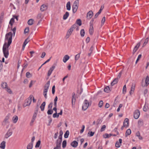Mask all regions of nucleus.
I'll list each match as a JSON object with an SVG mask.
<instances>
[{"label":"nucleus","instance_id":"obj_27","mask_svg":"<svg viewBox=\"0 0 149 149\" xmlns=\"http://www.w3.org/2000/svg\"><path fill=\"white\" fill-rule=\"evenodd\" d=\"M131 133V131L130 129H127L126 132L125 136L127 137L128 135H130Z\"/></svg>","mask_w":149,"mask_h":149},{"label":"nucleus","instance_id":"obj_29","mask_svg":"<svg viewBox=\"0 0 149 149\" xmlns=\"http://www.w3.org/2000/svg\"><path fill=\"white\" fill-rule=\"evenodd\" d=\"M111 91V90L109 86H107L105 87L104 89V92L107 93H109Z\"/></svg>","mask_w":149,"mask_h":149},{"label":"nucleus","instance_id":"obj_35","mask_svg":"<svg viewBox=\"0 0 149 149\" xmlns=\"http://www.w3.org/2000/svg\"><path fill=\"white\" fill-rule=\"evenodd\" d=\"M69 132L68 130H67L65 133L64 135V137L67 138H68V137L69 135Z\"/></svg>","mask_w":149,"mask_h":149},{"label":"nucleus","instance_id":"obj_25","mask_svg":"<svg viewBox=\"0 0 149 149\" xmlns=\"http://www.w3.org/2000/svg\"><path fill=\"white\" fill-rule=\"evenodd\" d=\"M61 141L57 139L56 142V146L61 147Z\"/></svg>","mask_w":149,"mask_h":149},{"label":"nucleus","instance_id":"obj_40","mask_svg":"<svg viewBox=\"0 0 149 149\" xmlns=\"http://www.w3.org/2000/svg\"><path fill=\"white\" fill-rule=\"evenodd\" d=\"M80 54L81 53H79L75 56V59L76 61L78 60V59L79 58L80 56Z\"/></svg>","mask_w":149,"mask_h":149},{"label":"nucleus","instance_id":"obj_14","mask_svg":"<svg viewBox=\"0 0 149 149\" xmlns=\"http://www.w3.org/2000/svg\"><path fill=\"white\" fill-rule=\"evenodd\" d=\"M94 30L93 27V24H91L89 30V33L90 35H92L93 33Z\"/></svg>","mask_w":149,"mask_h":149},{"label":"nucleus","instance_id":"obj_8","mask_svg":"<svg viewBox=\"0 0 149 149\" xmlns=\"http://www.w3.org/2000/svg\"><path fill=\"white\" fill-rule=\"evenodd\" d=\"M140 114V112L139 110L137 109L136 110L134 113V117L136 119H138Z\"/></svg>","mask_w":149,"mask_h":149},{"label":"nucleus","instance_id":"obj_26","mask_svg":"<svg viewBox=\"0 0 149 149\" xmlns=\"http://www.w3.org/2000/svg\"><path fill=\"white\" fill-rule=\"evenodd\" d=\"M69 15V13L68 12H66L65 14L63 15V19L64 20L66 19Z\"/></svg>","mask_w":149,"mask_h":149},{"label":"nucleus","instance_id":"obj_11","mask_svg":"<svg viewBox=\"0 0 149 149\" xmlns=\"http://www.w3.org/2000/svg\"><path fill=\"white\" fill-rule=\"evenodd\" d=\"M76 101V95L74 93L72 94V106L75 104Z\"/></svg>","mask_w":149,"mask_h":149},{"label":"nucleus","instance_id":"obj_22","mask_svg":"<svg viewBox=\"0 0 149 149\" xmlns=\"http://www.w3.org/2000/svg\"><path fill=\"white\" fill-rule=\"evenodd\" d=\"M50 85V81H48L47 83L45 84V88L44 89H47V91H48V88L49 86Z\"/></svg>","mask_w":149,"mask_h":149},{"label":"nucleus","instance_id":"obj_59","mask_svg":"<svg viewBox=\"0 0 149 149\" xmlns=\"http://www.w3.org/2000/svg\"><path fill=\"white\" fill-rule=\"evenodd\" d=\"M141 55L140 54L139 55L138 58L136 61V63H137L138 62V61L139 60V59L141 58Z\"/></svg>","mask_w":149,"mask_h":149},{"label":"nucleus","instance_id":"obj_2","mask_svg":"<svg viewBox=\"0 0 149 149\" xmlns=\"http://www.w3.org/2000/svg\"><path fill=\"white\" fill-rule=\"evenodd\" d=\"M10 45H7V42H5L3 47V52L4 57L7 58L9 55L8 48Z\"/></svg>","mask_w":149,"mask_h":149},{"label":"nucleus","instance_id":"obj_49","mask_svg":"<svg viewBox=\"0 0 149 149\" xmlns=\"http://www.w3.org/2000/svg\"><path fill=\"white\" fill-rule=\"evenodd\" d=\"M106 126L105 125H103L101 128V129L100 130V131L101 132L104 131L105 130L106 128Z\"/></svg>","mask_w":149,"mask_h":149},{"label":"nucleus","instance_id":"obj_52","mask_svg":"<svg viewBox=\"0 0 149 149\" xmlns=\"http://www.w3.org/2000/svg\"><path fill=\"white\" fill-rule=\"evenodd\" d=\"M122 73V70L121 71L120 73L118 74L117 77L116 78H118V79L120 78L121 76Z\"/></svg>","mask_w":149,"mask_h":149},{"label":"nucleus","instance_id":"obj_45","mask_svg":"<svg viewBox=\"0 0 149 149\" xmlns=\"http://www.w3.org/2000/svg\"><path fill=\"white\" fill-rule=\"evenodd\" d=\"M40 140L38 141L36 143V144L35 146V147L36 148L39 147L40 145Z\"/></svg>","mask_w":149,"mask_h":149},{"label":"nucleus","instance_id":"obj_63","mask_svg":"<svg viewBox=\"0 0 149 149\" xmlns=\"http://www.w3.org/2000/svg\"><path fill=\"white\" fill-rule=\"evenodd\" d=\"M84 128H85V126H84V125H82V129L81 130L80 132L81 133H82L84 131Z\"/></svg>","mask_w":149,"mask_h":149},{"label":"nucleus","instance_id":"obj_24","mask_svg":"<svg viewBox=\"0 0 149 149\" xmlns=\"http://www.w3.org/2000/svg\"><path fill=\"white\" fill-rule=\"evenodd\" d=\"M66 7L68 10H70V1L68 2L67 3Z\"/></svg>","mask_w":149,"mask_h":149},{"label":"nucleus","instance_id":"obj_21","mask_svg":"<svg viewBox=\"0 0 149 149\" xmlns=\"http://www.w3.org/2000/svg\"><path fill=\"white\" fill-rule=\"evenodd\" d=\"M45 102H44L40 107V108L41 109V111H42L44 110L45 107Z\"/></svg>","mask_w":149,"mask_h":149},{"label":"nucleus","instance_id":"obj_34","mask_svg":"<svg viewBox=\"0 0 149 149\" xmlns=\"http://www.w3.org/2000/svg\"><path fill=\"white\" fill-rule=\"evenodd\" d=\"M76 23L79 25V26H81L82 24L81 21V20L80 19H77L76 22Z\"/></svg>","mask_w":149,"mask_h":149},{"label":"nucleus","instance_id":"obj_20","mask_svg":"<svg viewBox=\"0 0 149 149\" xmlns=\"http://www.w3.org/2000/svg\"><path fill=\"white\" fill-rule=\"evenodd\" d=\"M1 86L2 88L4 89L7 88L8 86V85L6 82H3L2 83Z\"/></svg>","mask_w":149,"mask_h":149},{"label":"nucleus","instance_id":"obj_42","mask_svg":"<svg viewBox=\"0 0 149 149\" xmlns=\"http://www.w3.org/2000/svg\"><path fill=\"white\" fill-rule=\"evenodd\" d=\"M14 22V18H12L9 22V24L11 26H13V23Z\"/></svg>","mask_w":149,"mask_h":149},{"label":"nucleus","instance_id":"obj_13","mask_svg":"<svg viewBox=\"0 0 149 149\" xmlns=\"http://www.w3.org/2000/svg\"><path fill=\"white\" fill-rule=\"evenodd\" d=\"M119 142L117 141L115 144V146L117 148H119L121 145L122 140L121 139H119Z\"/></svg>","mask_w":149,"mask_h":149},{"label":"nucleus","instance_id":"obj_10","mask_svg":"<svg viewBox=\"0 0 149 149\" xmlns=\"http://www.w3.org/2000/svg\"><path fill=\"white\" fill-rule=\"evenodd\" d=\"M48 7V5L47 4H43L40 7V10L42 11H43L46 10Z\"/></svg>","mask_w":149,"mask_h":149},{"label":"nucleus","instance_id":"obj_57","mask_svg":"<svg viewBox=\"0 0 149 149\" xmlns=\"http://www.w3.org/2000/svg\"><path fill=\"white\" fill-rule=\"evenodd\" d=\"M138 49L136 47H135L132 53L134 54Z\"/></svg>","mask_w":149,"mask_h":149},{"label":"nucleus","instance_id":"obj_28","mask_svg":"<svg viewBox=\"0 0 149 149\" xmlns=\"http://www.w3.org/2000/svg\"><path fill=\"white\" fill-rule=\"evenodd\" d=\"M148 109V106L146 103L143 108V110L144 111H147Z\"/></svg>","mask_w":149,"mask_h":149},{"label":"nucleus","instance_id":"obj_4","mask_svg":"<svg viewBox=\"0 0 149 149\" xmlns=\"http://www.w3.org/2000/svg\"><path fill=\"white\" fill-rule=\"evenodd\" d=\"M77 26L76 24H73L71 28L68 30L66 36V38H69L70 35H71L73 30L76 28Z\"/></svg>","mask_w":149,"mask_h":149},{"label":"nucleus","instance_id":"obj_31","mask_svg":"<svg viewBox=\"0 0 149 149\" xmlns=\"http://www.w3.org/2000/svg\"><path fill=\"white\" fill-rule=\"evenodd\" d=\"M36 116H37V113L36 112H35L33 115V116L32 117V119L31 121V123H33L34 122V120L36 119Z\"/></svg>","mask_w":149,"mask_h":149},{"label":"nucleus","instance_id":"obj_23","mask_svg":"<svg viewBox=\"0 0 149 149\" xmlns=\"http://www.w3.org/2000/svg\"><path fill=\"white\" fill-rule=\"evenodd\" d=\"M118 81V78H115L113 81L111 83V86H113L115 84H116Z\"/></svg>","mask_w":149,"mask_h":149},{"label":"nucleus","instance_id":"obj_44","mask_svg":"<svg viewBox=\"0 0 149 149\" xmlns=\"http://www.w3.org/2000/svg\"><path fill=\"white\" fill-rule=\"evenodd\" d=\"M111 136V134H105L104 135V137L105 138H109Z\"/></svg>","mask_w":149,"mask_h":149},{"label":"nucleus","instance_id":"obj_48","mask_svg":"<svg viewBox=\"0 0 149 149\" xmlns=\"http://www.w3.org/2000/svg\"><path fill=\"white\" fill-rule=\"evenodd\" d=\"M143 121L142 120H139L138 122V125L141 126L143 125Z\"/></svg>","mask_w":149,"mask_h":149},{"label":"nucleus","instance_id":"obj_60","mask_svg":"<svg viewBox=\"0 0 149 149\" xmlns=\"http://www.w3.org/2000/svg\"><path fill=\"white\" fill-rule=\"evenodd\" d=\"M55 68V66L54 65H53L52 66V67H51V68H50V69H49V70L50 71H51V72H52L54 70V69Z\"/></svg>","mask_w":149,"mask_h":149},{"label":"nucleus","instance_id":"obj_32","mask_svg":"<svg viewBox=\"0 0 149 149\" xmlns=\"http://www.w3.org/2000/svg\"><path fill=\"white\" fill-rule=\"evenodd\" d=\"M136 136L138 137L139 139L142 140L143 139V138L140 136V134L139 132H138L136 133Z\"/></svg>","mask_w":149,"mask_h":149},{"label":"nucleus","instance_id":"obj_19","mask_svg":"<svg viewBox=\"0 0 149 149\" xmlns=\"http://www.w3.org/2000/svg\"><path fill=\"white\" fill-rule=\"evenodd\" d=\"M70 57L67 55H65L63 57V61L64 63H65L69 59Z\"/></svg>","mask_w":149,"mask_h":149},{"label":"nucleus","instance_id":"obj_54","mask_svg":"<svg viewBox=\"0 0 149 149\" xmlns=\"http://www.w3.org/2000/svg\"><path fill=\"white\" fill-rule=\"evenodd\" d=\"M104 8V6H103V5L102 6H101V7L100 9V10H99V11L98 12V13H100V14L101 13V12L102 10Z\"/></svg>","mask_w":149,"mask_h":149},{"label":"nucleus","instance_id":"obj_53","mask_svg":"<svg viewBox=\"0 0 149 149\" xmlns=\"http://www.w3.org/2000/svg\"><path fill=\"white\" fill-rule=\"evenodd\" d=\"M29 28L28 27H27L25 28L24 31V33H26L29 32Z\"/></svg>","mask_w":149,"mask_h":149},{"label":"nucleus","instance_id":"obj_30","mask_svg":"<svg viewBox=\"0 0 149 149\" xmlns=\"http://www.w3.org/2000/svg\"><path fill=\"white\" fill-rule=\"evenodd\" d=\"M33 144L32 143H29L27 146V149H32Z\"/></svg>","mask_w":149,"mask_h":149},{"label":"nucleus","instance_id":"obj_1","mask_svg":"<svg viewBox=\"0 0 149 149\" xmlns=\"http://www.w3.org/2000/svg\"><path fill=\"white\" fill-rule=\"evenodd\" d=\"M10 114H8L5 117L1 123L2 125L4 127L6 126V128L8 129L9 125V119L10 118Z\"/></svg>","mask_w":149,"mask_h":149},{"label":"nucleus","instance_id":"obj_41","mask_svg":"<svg viewBox=\"0 0 149 149\" xmlns=\"http://www.w3.org/2000/svg\"><path fill=\"white\" fill-rule=\"evenodd\" d=\"M66 143H67V142H66V140H65L63 141V142H62V147L63 148H64L66 147Z\"/></svg>","mask_w":149,"mask_h":149},{"label":"nucleus","instance_id":"obj_46","mask_svg":"<svg viewBox=\"0 0 149 149\" xmlns=\"http://www.w3.org/2000/svg\"><path fill=\"white\" fill-rule=\"evenodd\" d=\"M53 110L52 109H49L48 110L47 113L48 115H51L53 113Z\"/></svg>","mask_w":149,"mask_h":149},{"label":"nucleus","instance_id":"obj_9","mask_svg":"<svg viewBox=\"0 0 149 149\" xmlns=\"http://www.w3.org/2000/svg\"><path fill=\"white\" fill-rule=\"evenodd\" d=\"M13 134V131L10 129L8 130L7 133L5 135L4 137L6 139H8L10 136Z\"/></svg>","mask_w":149,"mask_h":149},{"label":"nucleus","instance_id":"obj_43","mask_svg":"<svg viewBox=\"0 0 149 149\" xmlns=\"http://www.w3.org/2000/svg\"><path fill=\"white\" fill-rule=\"evenodd\" d=\"M26 77L28 78H31L32 77V74L29 72H27L26 73Z\"/></svg>","mask_w":149,"mask_h":149},{"label":"nucleus","instance_id":"obj_7","mask_svg":"<svg viewBox=\"0 0 149 149\" xmlns=\"http://www.w3.org/2000/svg\"><path fill=\"white\" fill-rule=\"evenodd\" d=\"M89 105V103L86 100H84V103L82 107V109L85 111L87 109Z\"/></svg>","mask_w":149,"mask_h":149},{"label":"nucleus","instance_id":"obj_33","mask_svg":"<svg viewBox=\"0 0 149 149\" xmlns=\"http://www.w3.org/2000/svg\"><path fill=\"white\" fill-rule=\"evenodd\" d=\"M34 20L33 19H30L28 21V24L29 25H31L33 24Z\"/></svg>","mask_w":149,"mask_h":149},{"label":"nucleus","instance_id":"obj_51","mask_svg":"<svg viewBox=\"0 0 149 149\" xmlns=\"http://www.w3.org/2000/svg\"><path fill=\"white\" fill-rule=\"evenodd\" d=\"M29 41V38H26L23 44H25V45H26L27 44Z\"/></svg>","mask_w":149,"mask_h":149},{"label":"nucleus","instance_id":"obj_15","mask_svg":"<svg viewBox=\"0 0 149 149\" xmlns=\"http://www.w3.org/2000/svg\"><path fill=\"white\" fill-rule=\"evenodd\" d=\"M6 142L5 141H2L0 144V148L1 149H5L6 147Z\"/></svg>","mask_w":149,"mask_h":149},{"label":"nucleus","instance_id":"obj_16","mask_svg":"<svg viewBox=\"0 0 149 149\" xmlns=\"http://www.w3.org/2000/svg\"><path fill=\"white\" fill-rule=\"evenodd\" d=\"M128 119L127 118H126L124 121L123 123L124 126L125 127H127L128 126Z\"/></svg>","mask_w":149,"mask_h":149},{"label":"nucleus","instance_id":"obj_6","mask_svg":"<svg viewBox=\"0 0 149 149\" xmlns=\"http://www.w3.org/2000/svg\"><path fill=\"white\" fill-rule=\"evenodd\" d=\"M33 97V95H31L29 96V97L26 100V102L23 105V107H24L26 106H29L30 105L31 103L32 99Z\"/></svg>","mask_w":149,"mask_h":149},{"label":"nucleus","instance_id":"obj_61","mask_svg":"<svg viewBox=\"0 0 149 149\" xmlns=\"http://www.w3.org/2000/svg\"><path fill=\"white\" fill-rule=\"evenodd\" d=\"M95 132H91L90 133L88 132V134H89V136H93Z\"/></svg>","mask_w":149,"mask_h":149},{"label":"nucleus","instance_id":"obj_3","mask_svg":"<svg viewBox=\"0 0 149 149\" xmlns=\"http://www.w3.org/2000/svg\"><path fill=\"white\" fill-rule=\"evenodd\" d=\"M13 35V34L11 32L7 33L6 35L5 40H7L8 41L7 45H10L11 43Z\"/></svg>","mask_w":149,"mask_h":149},{"label":"nucleus","instance_id":"obj_37","mask_svg":"<svg viewBox=\"0 0 149 149\" xmlns=\"http://www.w3.org/2000/svg\"><path fill=\"white\" fill-rule=\"evenodd\" d=\"M145 84H146V86H148L149 84V77L148 76L146 77L145 80Z\"/></svg>","mask_w":149,"mask_h":149},{"label":"nucleus","instance_id":"obj_50","mask_svg":"<svg viewBox=\"0 0 149 149\" xmlns=\"http://www.w3.org/2000/svg\"><path fill=\"white\" fill-rule=\"evenodd\" d=\"M6 91L8 93H9L10 94H11L12 93V91H11V89L9 88H8V86L7 87V88H6Z\"/></svg>","mask_w":149,"mask_h":149},{"label":"nucleus","instance_id":"obj_5","mask_svg":"<svg viewBox=\"0 0 149 149\" xmlns=\"http://www.w3.org/2000/svg\"><path fill=\"white\" fill-rule=\"evenodd\" d=\"M79 0L75 1L73 3L72 6V12L74 13H75L78 9L79 5Z\"/></svg>","mask_w":149,"mask_h":149},{"label":"nucleus","instance_id":"obj_12","mask_svg":"<svg viewBox=\"0 0 149 149\" xmlns=\"http://www.w3.org/2000/svg\"><path fill=\"white\" fill-rule=\"evenodd\" d=\"M93 13L92 11H90L87 14V19H90L93 16Z\"/></svg>","mask_w":149,"mask_h":149},{"label":"nucleus","instance_id":"obj_58","mask_svg":"<svg viewBox=\"0 0 149 149\" xmlns=\"http://www.w3.org/2000/svg\"><path fill=\"white\" fill-rule=\"evenodd\" d=\"M16 28L15 27L14 28L12 29V31H13V36H15L16 31Z\"/></svg>","mask_w":149,"mask_h":149},{"label":"nucleus","instance_id":"obj_17","mask_svg":"<svg viewBox=\"0 0 149 149\" xmlns=\"http://www.w3.org/2000/svg\"><path fill=\"white\" fill-rule=\"evenodd\" d=\"M18 120V117L17 116H14L13 117L12 120L14 123H16Z\"/></svg>","mask_w":149,"mask_h":149},{"label":"nucleus","instance_id":"obj_62","mask_svg":"<svg viewBox=\"0 0 149 149\" xmlns=\"http://www.w3.org/2000/svg\"><path fill=\"white\" fill-rule=\"evenodd\" d=\"M105 20V17H103L101 21V24H103Z\"/></svg>","mask_w":149,"mask_h":149},{"label":"nucleus","instance_id":"obj_39","mask_svg":"<svg viewBox=\"0 0 149 149\" xmlns=\"http://www.w3.org/2000/svg\"><path fill=\"white\" fill-rule=\"evenodd\" d=\"M148 38H147L145 39V41L143 44V47L145 46L146 45V44L148 43Z\"/></svg>","mask_w":149,"mask_h":149},{"label":"nucleus","instance_id":"obj_18","mask_svg":"<svg viewBox=\"0 0 149 149\" xmlns=\"http://www.w3.org/2000/svg\"><path fill=\"white\" fill-rule=\"evenodd\" d=\"M78 144V142L77 141H74L71 143V145L73 147L76 148Z\"/></svg>","mask_w":149,"mask_h":149},{"label":"nucleus","instance_id":"obj_56","mask_svg":"<svg viewBox=\"0 0 149 149\" xmlns=\"http://www.w3.org/2000/svg\"><path fill=\"white\" fill-rule=\"evenodd\" d=\"M3 66L2 63V62L0 60V72L1 71L3 68Z\"/></svg>","mask_w":149,"mask_h":149},{"label":"nucleus","instance_id":"obj_38","mask_svg":"<svg viewBox=\"0 0 149 149\" xmlns=\"http://www.w3.org/2000/svg\"><path fill=\"white\" fill-rule=\"evenodd\" d=\"M85 33L84 30V29H82L80 31L81 36L82 37H83Z\"/></svg>","mask_w":149,"mask_h":149},{"label":"nucleus","instance_id":"obj_64","mask_svg":"<svg viewBox=\"0 0 149 149\" xmlns=\"http://www.w3.org/2000/svg\"><path fill=\"white\" fill-rule=\"evenodd\" d=\"M101 122L100 120L98 119L97 121V125H98L101 124Z\"/></svg>","mask_w":149,"mask_h":149},{"label":"nucleus","instance_id":"obj_47","mask_svg":"<svg viewBox=\"0 0 149 149\" xmlns=\"http://www.w3.org/2000/svg\"><path fill=\"white\" fill-rule=\"evenodd\" d=\"M103 102L102 100H100L98 104V106L100 107H101L103 106Z\"/></svg>","mask_w":149,"mask_h":149},{"label":"nucleus","instance_id":"obj_55","mask_svg":"<svg viewBox=\"0 0 149 149\" xmlns=\"http://www.w3.org/2000/svg\"><path fill=\"white\" fill-rule=\"evenodd\" d=\"M53 103L51 102L48 106V108L51 109L52 107Z\"/></svg>","mask_w":149,"mask_h":149},{"label":"nucleus","instance_id":"obj_36","mask_svg":"<svg viewBox=\"0 0 149 149\" xmlns=\"http://www.w3.org/2000/svg\"><path fill=\"white\" fill-rule=\"evenodd\" d=\"M47 91H47V89H44L43 95L46 99L47 98Z\"/></svg>","mask_w":149,"mask_h":149}]
</instances>
